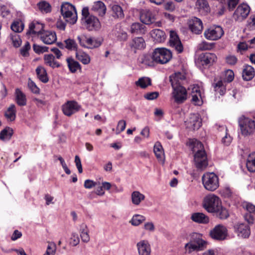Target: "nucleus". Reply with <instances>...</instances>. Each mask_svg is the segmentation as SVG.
Wrapping results in <instances>:
<instances>
[{"instance_id": "1", "label": "nucleus", "mask_w": 255, "mask_h": 255, "mask_svg": "<svg viewBox=\"0 0 255 255\" xmlns=\"http://www.w3.org/2000/svg\"><path fill=\"white\" fill-rule=\"evenodd\" d=\"M193 150L195 152L194 160L196 168L204 169L208 166V161L203 144L200 141H196Z\"/></svg>"}, {"instance_id": "2", "label": "nucleus", "mask_w": 255, "mask_h": 255, "mask_svg": "<svg viewBox=\"0 0 255 255\" xmlns=\"http://www.w3.org/2000/svg\"><path fill=\"white\" fill-rule=\"evenodd\" d=\"M82 21L88 31H98L101 27L99 19L90 13L88 7H84L82 10Z\"/></svg>"}, {"instance_id": "3", "label": "nucleus", "mask_w": 255, "mask_h": 255, "mask_svg": "<svg viewBox=\"0 0 255 255\" xmlns=\"http://www.w3.org/2000/svg\"><path fill=\"white\" fill-rule=\"evenodd\" d=\"M207 242L201 238V235L198 233H193L192 236V241L187 243L185 246L186 252L190 254L193 251L204 250L207 248Z\"/></svg>"}, {"instance_id": "4", "label": "nucleus", "mask_w": 255, "mask_h": 255, "mask_svg": "<svg viewBox=\"0 0 255 255\" xmlns=\"http://www.w3.org/2000/svg\"><path fill=\"white\" fill-rule=\"evenodd\" d=\"M61 13L64 19L70 24H74L77 20V12L75 6L69 2H65L61 6Z\"/></svg>"}, {"instance_id": "5", "label": "nucleus", "mask_w": 255, "mask_h": 255, "mask_svg": "<svg viewBox=\"0 0 255 255\" xmlns=\"http://www.w3.org/2000/svg\"><path fill=\"white\" fill-rule=\"evenodd\" d=\"M204 188L209 191H214L219 187L218 176L214 172H207L202 177Z\"/></svg>"}, {"instance_id": "6", "label": "nucleus", "mask_w": 255, "mask_h": 255, "mask_svg": "<svg viewBox=\"0 0 255 255\" xmlns=\"http://www.w3.org/2000/svg\"><path fill=\"white\" fill-rule=\"evenodd\" d=\"M222 202L218 196L210 194L207 195L204 199L203 207L209 213H214L221 207Z\"/></svg>"}, {"instance_id": "7", "label": "nucleus", "mask_w": 255, "mask_h": 255, "mask_svg": "<svg viewBox=\"0 0 255 255\" xmlns=\"http://www.w3.org/2000/svg\"><path fill=\"white\" fill-rule=\"evenodd\" d=\"M171 51L165 48H156L153 52V58L155 63L160 64L167 63L172 58Z\"/></svg>"}, {"instance_id": "8", "label": "nucleus", "mask_w": 255, "mask_h": 255, "mask_svg": "<svg viewBox=\"0 0 255 255\" xmlns=\"http://www.w3.org/2000/svg\"><path fill=\"white\" fill-rule=\"evenodd\" d=\"M239 125L241 132L243 135H249L255 130V123L253 120L246 118L245 116H242L239 118Z\"/></svg>"}, {"instance_id": "9", "label": "nucleus", "mask_w": 255, "mask_h": 255, "mask_svg": "<svg viewBox=\"0 0 255 255\" xmlns=\"http://www.w3.org/2000/svg\"><path fill=\"white\" fill-rule=\"evenodd\" d=\"M211 238L217 241L224 240L228 236V230L227 228L222 224H219L215 226L209 233Z\"/></svg>"}, {"instance_id": "10", "label": "nucleus", "mask_w": 255, "mask_h": 255, "mask_svg": "<svg viewBox=\"0 0 255 255\" xmlns=\"http://www.w3.org/2000/svg\"><path fill=\"white\" fill-rule=\"evenodd\" d=\"M224 34V31L220 26H213L205 30L204 35L205 38L210 40L220 39Z\"/></svg>"}, {"instance_id": "11", "label": "nucleus", "mask_w": 255, "mask_h": 255, "mask_svg": "<svg viewBox=\"0 0 255 255\" xmlns=\"http://www.w3.org/2000/svg\"><path fill=\"white\" fill-rule=\"evenodd\" d=\"M250 11V6L245 3L239 5L233 14V18L237 21H242L246 19Z\"/></svg>"}, {"instance_id": "12", "label": "nucleus", "mask_w": 255, "mask_h": 255, "mask_svg": "<svg viewBox=\"0 0 255 255\" xmlns=\"http://www.w3.org/2000/svg\"><path fill=\"white\" fill-rule=\"evenodd\" d=\"M77 39L81 46L87 48H95L99 47L101 45L100 40L91 37H88L85 35L79 36Z\"/></svg>"}, {"instance_id": "13", "label": "nucleus", "mask_w": 255, "mask_h": 255, "mask_svg": "<svg viewBox=\"0 0 255 255\" xmlns=\"http://www.w3.org/2000/svg\"><path fill=\"white\" fill-rule=\"evenodd\" d=\"M173 88L172 96L174 101L178 104L183 103L187 97L186 89L183 86L172 87Z\"/></svg>"}, {"instance_id": "14", "label": "nucleus", "mask_w": 255, "mask_h": 255, "mask_svg": "<svg viewBox=\"0 0 255 255\" xmlns=\"http://www.w3.org/2000/svg\"><path fill=\"white\" fill-rule=\"evenodd\" d=\"M80 106L75 101H68L62 106L63 114L68 117H70L80 109Z\"/></svg>"}, {"instance_id": "15", "label": "nucleus", "mask_w": 255, "mask_h": 255, "mask_svg": "<svg viewBox=\"0 0 255 255\" xmlns=\"http://www.w3.org/2000/svg\"><path fill=\"white\" fill-rule=\"evenodd\" d=\"M169 45L179 53L183 50L181 42L176 32L174 31H171L170 32Z\"/></svg>"}, {"instance_id": "16", "label": "nucleus", "mask_w": 255, "mask_h": 255, "mask_svg": "<svg viewBox=\"0 0 255 255\" xmlns=\"http://www.w3.org/2000/svg\"><path fill=\"white\" fill-rule=\"evenodd\" d=\"M131 51L136 53L137 50L143 49L146 46L144 39L141 37H134L128 43Z\"/></svg>"}, {"instance_id": "17", "label": "nucleus", "mask_w": 255, "mask_h": 255, "mask_svg": "<svg viewBox=\"0 0 255 255\" xmlns=\"http://www.w3.org/2000/svg\"><path fill=\"white\" fill-rule=\"evenodd\" d=\"M235 233L243 238H248L250 235V229L248 225L243 223H237L234 226Z\"/></svg>"}, {"instance_id": "18", "label": "nucleus", "mask_w": 255, "mask_h": 255, "mask_svg": "<svg viewBox=\"0 0 255 255\" xmlns=\"http://www.w3.org/2000/svg\"><path fill=\"white\" fill-rule=\"evenodd\" d=\"M185 123L188 128L193 130L198 129L202 125L201 119L197 114H191Z\"/></svg>"}, {"instance_id": "19", "label": "nucleus", "mask_w": 255, "mask_h": 255, "mask_svg": "<svg viewBox=\"0 0 255 255\" xmlns=\"http://www.w3.org/2000/svg\"><path fill=\"white\" fill-rule=\"evenodd\" d=\"M188 25L192 32L197 34L201 33L203 28L202 21L196 17H193L189 19Z\"/></svg>"}, {"instance_id": "20", "label": "nucleus", "mask_w": 255, "mask_h": 255, "mask_svg": "<svg viewBox=\"0 0 255 255\" xmlns=\"http://www.w3.org/2000/svg\"><path fill=\"white\" fill-rule=\"evenodd\" d=\"M186 81V77L184 73L176 72L170 76V81L172 87L183 86Z\"/></svg>"}, {"instance_id": "21", "label": "nucleus", "mask_w": 255, "mask_h": 255, "mask_svg": "<svg viewBox=\"0 0 255 255\" xmlns=\"http://www.w3.org/2000/svg\"><path fill=\"white\" fill-rule=\"evenodd\" d=\"M40 38L42 42L46 44H52L57 39L56 33L51 31H43Z\"/></svg>"}, {"instance_id": "22", "label": "nucleus", "mask_w": 255, "mask_h": 255, "mask_svg": "<svg viewBox=\"0 0 255 255\" xmlns=\"http://www.w3.org/2000/svg\"><path fill=\"white\" fill-rule=\"evenodd\" d=\"M200 58L202 64L206 66H210L213 64L217 59L215 54L208 52L201 54Z\"/></svg>"}, {"instance_id": "23", "label": "nucleus", "mask_w": 255, "mask_h": 255, "mask_svg": "<svg viewBox=\"0 0 255 255\" xmlns=\"http://www.w3.org/2000/svg\"><path fill=\"white\" fill-rule=\"evenodd\" d=\"M140 19L141 21L146 24H150L154 21V17L151 11L147 9L141 10Z\"/></svg>"}, {"instance_id": "24", "label": "nucleus", "mask_w": 255, "mask_h": 255, "mask_svg": "<svg viewBox=\"0 0 255 255\" xmlns=\"http://www.w3.org/2000/svg\"><path fill=\"white\" fill-rule=\"evenodd\" d=\"M136 246L139 255H150L151 249L147 241L142 240L138 242Z\"/></svg>"}, {"instance_id": "25", "label": "nucleus", "mask_w": 255, "mask_h": 255, "mask_svg": "<svg viewBox=\"0 0 255 255\" xmlns=\"http://www.w3.org/2000/svg\"><path fill=\"white\" fill-rule=\"evenodd\" d=\"M91 10L100 16H104L106 14L107 8L104 2L101 1H97L94 3Z\"/></svg>"}, {"instance_id": "26", "label": "nucleus", "mask_w": 255, "mask_h": 255, "mask_svg": "<svg viewBox=\"0 0 255 255\" xmlns=\"http://www.w3.org/2000/svg\"><path fill=\"white\" fill-rule=\"evenodd\" d=\"M56 59L55 57L52 54H45L43 58L45 64L53 69L59 68L61 66L60 63Z\"/></svg>"}, {"instance_id": "27", "label": "nucleus", "mask_w": 255, "mask_h": 255, "mask_svg": "<svg viewBox=\"0 0 255 255\" xmlns=\"http://www.w3.org/2000/svg\"><path fill=\"white\" fill-rule=\"evenodd\" d=\"M43 28L44 25L43 24L38 22L33 21L29 24V29L27 31L26 34H37L41 35V34L43 32L42 30H43Z\"/></svg>"}, {"instance_id": "28", "label": "nucleus", "mask_w": 255, "mask_h": 255, "mask_svg": "<svg viewBox=\"0 0 255 255\" xmlns=\"http://www.w3.org/2000/svg\"><path fill=\"white\" fill-rule=\"evenodd\" d=\"M212 86L216 95L219 94L220 96H223L225 94L226 91V86L222 80L214 79Z\"/></svg>"}, {"instance_id": "29", "label": "nucleus", "mask_w": 255, "mask_h": 255, "mask_svg": "<svg viewBox=\"0 0 255 255\" xmlns=\"http://www.w3.org/2000/svg\"><path fill=\"white\" fill-rule=\"evenodd\" d=\"M191 94L192 97V102H194L195 105H199L201 103L200 100L202 99L200 87L198 85L193 86Z\"/></svg>"}, {"instance_id": "30", "label": "nucleus", "mask_w": 255, "mask_h": 255, "mask_svg": "<svg viewBox=\"0 0 255 255\" xmlns=\"http://www.w3.org/2000/svg\"><path fill=\"white\" fill-rule=\"evenodd\" d=\"M15 102L19 106H24L26 105L27 99L25 94L19 89L15 90Z\"/></svg>"}, {"instance_id": "31", "label": "nucleus", "mask_w": 255, "mask_h": 255, "mask_svg": "<svg viewBox=\"0 0 255 255\" xmlns=\"http://www.w3.org/2000/svg\"><path fill=\"white\" fill-rule=\"evenodd\" d=\"M254 68L250 65H245L242 72V77L244 80L250 81L255 76Z\"/></svg>"}, {"instance_id": "32", "label": "nucleus", "mask_w": 255, "mask_h": 255, "mask_svg": "<svg viewBox=\"0 0 255 255\" xmlns=\"http://www.w3.org/2000/svg\"><path fill=\"white\" fill-rule=\"evenodd\" d=\"M150 34L151 37L156 42L160 43L163 42L166 38L165 32L159 29H153L151 31Z\"/></svg>"}, {"instance_id": "33", "label": "nucleus", "mask_w": 255, "mask_h": 255, "mask_svg": "<svg viewBox=\"0 0 255 255\" xmlns=\"http://www.w3.org/2000/svg\"><path fill=\"white\" fill-rule=\"evenodd\" d=\"M191 219L193 221L200 224H207L209 222L208 217L202 213L192 214Z\"/></svg>"}, {"instance_id": "34", "label": "nucleus", "mask_w": 255, "mask_h": 255, "mask_svg": "<svg viewBox=\"0 0 255 255\" xmlns=\"http://www.w3.org/2000/svg\"><path fill=\"white\" fill-rule=\"evenodd\" d=\"M35 72L38 79L42 82L46 83L48 82L49 79L45 69L41 66H38Z\"/></svg>"}, {"instance_id": "35", "label": "nucleus", "mask_w": 255, "mask_h": 255, "mask_svg": "<svg viewBox=\"0 0 255 255\" xmlns=\"http://www.w3.org/2000/svg\"><path fill=\"white\" fill-rule=\"evenodd\" d=\"M130 31L134 34H143L145 32V26L139 22L132 23L130 26Z\"/></svg>"}, {"instance_id": "36", "label": "nucleus", "mask_w": 255, "mask_h": 255, "mask_svg": "<svg viewBox=\"0 0 255 255\" xmlns=\"http://www.w3.org/2000/svg\"><path fill=\"white\" fill-rule=\"evenodd\" d=\"M195 6L199 12L207 13L210 11V7L206 0H197Z\"/></svg>"}, {"instance_id": "37", "label": "nucleus", "mask_w": 255, "mask_h": 255, "mask_svg": "<svg viewBox=\"0 0 255 255\" xmlns=\"http://www.w3.org/2000/svg\"><path fill=\"white\" fill-rule=\"evenodd\" d=\"M66 61L69 69L71 73H75L77 70L81 69V67L79 63L75 61L73 58H67Z\"/></svg>"}, {"instance_id": "38", "label": "nucleus", "mask_w": 255, "mask_h": 255, "mask_svg": "<svg viewBox=\"0 0 255 255\" xmlns=\"http://www.w3.org/2000/svg\"><path fill=\"white\" fill-rule=\"evenodd\" d=\"M111 9V14L115 18L123 19L125 15L123 8L119 5L114 4L112 5Z\"/></svg>"}, {"instance_id": "39", "label": "nucleus", "mask_w": 255, "mask_h": 255, "mask_svg": "<svg viewBox=\"0 0 255 255\" xmlns=\"http://www.w3.org/2000/svg\"><path fill=\"white\" fill-rule=\"evenodd\" d=\"M76 57L79 61H81L85 65L88 64L91 61L90 56L81 50H78L76 51Z\"/></svg>"}, {"instance_id": "40", "label": "nucleus", "mask_w": 255, "mask_h": 255, "mask_svg": "<svg viewBox=\"0 0 255 255\" xmlns=\"http://www.w3.org/2000/svg\"><path fill=\"white\" fill-rule=\"evenodd\" d=\"M246 166L250 172H255V152L250 153L248 156Z\"/></svg>"}, {"instance_id": "41", "label": "nucleus", "mask_w": 255, "mask_h": 255, "mask_svg": "<svg viewBox=\"0 0 255 255\" xmlns=\"http://www.w3.org/2000/svg\"><path fill=\"white\" fill-rule=\"evenodd\" d=\"M87 226L85 224H82L80 226V233L82 242L88 243L90 241V236Z\"/></svg>"}, {"instance_id": "42", "label": "nucleus", "mask_w": 255, "mask_h": 255, "mask_svg": "<svg viewBox=\"0 0 255 255\" xmlns=\"http://www.w3.org/2000/svg\"><path fill=\"white\" fill-rule=\"evenodd\" d=\"M132 202L134 205H138L144 200L145 196L137 191H133L131 195Z\"/></svg>"}, {"instance_id": "43", "label": "nucleus", "mask_w": 255, "mask_h": 255, "mask_svg": "<svg viewBox=\"0 0 255 255\" xmlns=\"http://www.w3.org/2000/svg\"><path fill=\"white\" fill-rule=\"evenodd\" d=\"M5 116L9 121H13L16 117L15 106L11 104L5 113Z\"/></svg>"}, {"instance_id": "44", "label": "nucleus", "mask_w": 255, "mask_h": 255, "mask_svg": "<svg viewBox=\"0 0 255 255\" xmlns=\"http://www.w3.org/2000/svg\"><path fill=\"white\" fill-rule=\"evenodd\" d=\"M13 133V129L9 127H6L0 131V139L2 140H9Z\"/></svg>"}, {"instance_id": "45", "label": "nucleus", "mask_w": 255, "mask_h": 255, "mask_svg": "<svg viewBox=\"0 0 255 255\" xmlns=\"http://www.w3.org/2000/svg\"><path fill=\"white\" fill-rule=\"evenodd\" d=\"M135 84L137 86L142 89H145L148 86L151 85V81L149 78L143 77L140 78L135 82Z\"/></svg>"}, {"instance_id": "46", "label": "nucleus", "mask_w": 255, "mask_h": 255, "mask_svg": "<svg viewBox=\"0 0 255 255\" xmlns=\"http://www.w3.org/2000/svg\"><path fill=\"white\" fill-rule=\"evenodd\" d=\"M154 152L157 158L161 160L164 155L163 147L159 142H156L154 146Z\"/></svg>"}, {"instance_id": "47", "label": "nucleus", "mask_w": 255, "mask_h": 255, "mask_svg": "<svg viewBox=\"0 0 255 255\" xmlns=\"http://www.w3.org/2000/svg\"><path fill=\"white\" fill-rule=\"evenodd\" d=\"M65 47L69 50L78 51V45L75 40L68 38L64 41Z\"/></svg>"}, {"instance_id": "48", "label": "nucleus", "mask_w": 255, "mask_h": 255, "mask_svg": "<svg viewBox=\"0 0 255 255\" xmlns=\"http://www.w3.org/2000/svg\"><path fill=\"white\" fill-rule=\"evenodd\" d=\"M219 210L214 213L216 214L217 217L221 219H226L229 217V213L227 209L222 207V205L221 207L219 208Z\"/></svg>"}, {"instance_id": "49", "label": "nucleus", "mask_w": 255, "mask_h": 255, "mask_svg": "<svg viewBox=\"0 0 255 255\" xmlns=\"http://www.w3.org/2000/svg\"><path fill=\"white\" fill-rule=\"evenodd\" d=\"M154 60L153 58V53L151 55L149 54L144 55L141 58V63L148 66H154Z\"/></svg>"}, {"instance_id": "50", "label": "nucleus", "mask_w": 255, "mask_h": 255, "mask_svg": "<svg viewBox=\"0 0 255 255\" xmlns=\"http://www.w3.org/2000/svg\"><path fill=\"white\" fill-rule=\"evenodd\" d=\"M37 5L39 9L42 12L47 13L51 11V6L50 4L45 1H40L37 4Z\"/></svg>"}, {"instance_id": "51", "label": "nucleus", "mask_w": 255, "mask_h": 255, "mask_svg": "<svg viewBox=\"0 0 255 255\" xmlns=\"http://www.w3.org/2000/svg\"><path fill=\"white\" fill-rule=\"evenodd\" d=\"M145 220V218L144 216L140 215H134L130 223L133 226H138L141 223H142L143 221Z\"/></svg>"}, {"instance_id": "52", "label": "nucleus", "mask_w": 255, "mask_h": 255, "mask_svg": "<svg viewBox=\"0 0 255 255\" xmlns=\"http://www.w3.org/2000/svg\"><path fill=\"white\" fill-rule=\"evenodd\" d=\"M10 39L12 42L13 46L15 47H18L21 44V40L19 35L16 33L10 34Z\"/></svg>"}, {"instance_id": "53", "label": "nucleus", "mask_w": 255, "mask_h": 255, "mask_svg": "<svg viewBox=\"0 0 255 255\" xmlns=\"http://www.w3.org/2000/svg\"><path fill=\"white\" fill-rule=\"evenodd\" d=\"M214 46V43H209L204 41L198 45V49L200 51L209 50L212 49Z\"/></svg>"}, {"instance_id": "54", "label": "nucleus", "mask_w": 255, "mask_h": 255, "mask_svg": "<svg viewBox=\"0 0 255 255\" xmlns=\"http://www.w3.org/2000/svg\"><path fill=\"white\" fill-rule=\"evenodd\" d=\"M24 28V25L19 21H15L11 25V29L15 33L21 32Z\"/></svg>"}, {"instance_id": "55", "label": "nucleus", "mask_w": 255, "mask_h": 255, "mask_svg": "<svg viewBox=\"0 0 255 255\" xmlns=\"http://www.w3.org/2000/svg\"><path fill=\"white\" fill-rule=\"evenodd\" d=\"M28 87L30 91L34 94H39L40 92L39 88L36 84L30 79H28Z\"/></svg>"}, {"instance_id": "56", "label": "nucleus", "mask_w": 255, "mask_h": 255, "mask_svg": "<svg viewBox=\"0 0 255 255\" xmlns=\"http://www.w3.org/2000/svg\"><path fill=\"white\" fill-rule=\"evenodd\" d=\"M33 48L34 51L39 54L48 51V47L46 46H40L36 44H33Z\"/></svg>"}, {"instance_id": "57", "label": "nucleus", "mask_w": 255, "mask_h": 255, "mask_svg": "<svg viewBox=\"0 0 255 255\" xmlns=\"http://www.w3.org/2000/svg\"><path fill=\"white\" fill-rule=\"evenodd\" d=\"M80 243V239L78 235L76 233H73L70 241V244L72 246H76Z\"/></svg>"}, {"instance_id": "58", "label": "nucleus", "mask_w": 255, "mask_h": 255, "mask_svg": "<svg viewBox=\"0 0 255 255\" xmlns=\"http://www.w3.org/2000/svg\"><path fill=\"white\" fill-rule=\"evenodd\" d=\"M30 49V45L28 42H26L24 46L20 49V54L24 57L29 55V50Z\"/></svg>"}, {"instance_id": "59", "label": "nucleus", "mask_w": 255, "mask_h": 255, "mask_svg": "<svg viewBox=\"0 0 255 255\" xmlns=\"http://www.w3.org/2000/svg\"><path fill=\"white\" fill-rule=\"evenodd\" d=\"M126 122L125 120H120L117 127V133L118 134L125 129Z\"/></svg>"}, {"instance_id": "60", "label": "nucleus", "mask_w": 255, "mask_h": 255, "mask_svg": "<svg viewBox=\"0 0 255 255\" xmlns=\"http://www.w3.org/2000/svg\"><path fill=\"white\" fill-rule=\"evenodd\" d=\"M234 78V73L231 70H227L225 73V80L228 82H232Z\"/></svg>"}, {"instance_id": "61", "label": "nucleus", "mask_w": 255, "mask_h": 255, "mask_svg": "<svg viewBox=\"0 0 255 255\" xmlns=\"http://www.w3.org/2000/svg\"><path fill=\"white\" fill-rule=\"evenodd\" d=\"M159 96V93L157 92H153L147 93L144 95V97L148 100H153L156 99Z\"/></svg>"}, {"instance_id": "62", "label": "nucleus", "mask_w": 255, "mask_h": 255, "mask_svg": "<svg viewBox=\"0 0 255 255\" xmlns=\"http://www.w3.org/2000/svg\"><path fill=\"white\" fill-rule=\"evenodd\" d=\"M75 163L76 164V167L78 169V172L80 173H82L83 169L82 166L81 164V161L80 157L78 155H76L75 157Z\"/></svg>"}, {"instance_id": "63", "label": "nucleus", "mask_w": 255, "mask_h": 255, "mask_svg": "<svg viewBox=\"0 0 255 255\" xmlns=\"http://www.w3.org/2000/svg\"><path fill=\"white\" fill-rule=\"evenodd\" d=\"M226 62L232 65H235L237 62V58L235 56L229 55L226 58Z\"/></svg>"}, {"instance_id": "64", "label": "nucleus", "mask_w": 255, "mask_h": 255, "mask_svg": "<svg viewBox=\"0 0 255 255\" xmlns=\"http://www.w3.org/2000/svg\"><path fill=\"white\" fill-rule=\"evenodd\" d=\"M239 0H228V8L230 10H233L238 4Z\"/></svg>"}]
</instances>
